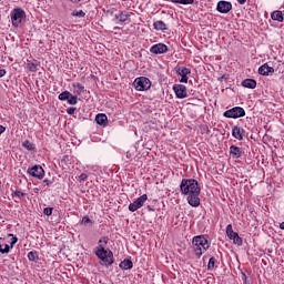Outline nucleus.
<instances>
[{
  "label": "nucleus",
  "mask_w": 284,
  "mask_h": 284,
  "mask_svg": "<svg viewBox=\"0 0 284 284\" xmlns=\"http://www.w3.org/2000/svg\"><path fill=\"white\" fill-rule=\"evenodd\" d=\"M243 88H248V90H254L256 88V80L254 79H245L242 81Z\"/></svg>",
  "instance_id": "6ab92c4d"
},
{
  "label": "nucleus",
  "mask_w": 284,
  "mask_h": 284,
  "mask_svg": "<svg viewBox=\"0 0 284 284\" xmlns=\"http://www.w3.org/2000/svg\"><path fill=\"white\" fill-rule=\"evenodd\" d=\"M133 88L139 92H145V90H150V88H152V82L145 77H140L134 80Z\"/></svg>",
  "instance_id": "20e7f679"
},
{
  "label": "nucleus",
  "mask_w": 284,
  "mask_h": 284,
  "mask_svg": "<svg viewBox=\"0 0 284 284\" xmlns=\"http://www.w3.org/2000/svg\"><path fill=\"white\" fill-rule=\"evenodd\" d=\"M281 230H284V222L280 224Z\"/></svg>",
  "instance_id": "de8ad7c7"
},
{
  "label": "nucleus",
  "mask_w": 284,
  "mask_h": 284,
  "mask_svg": "<svg viewBox=\"0 0 284 284\" xmlns=\"http://www.w3.org/2000/svg\"><path fill=\"white\" fill-rule=\"evenodd\" d=\"M112 21H114V23H118V24L128 23V21H130V14H128V11H120L114 16Z\"/></svg>",
  "instance_id": "ddd939ff"
},
{
  "label": "nucleus",
  "mask_w": 284,
  "mask_h": 284,
  "mask_svg": "<svg viewBox=\"0 0 284 284\" xmlns=\"http://www.w3.org/2000/svg\"><path fill=\"white\" fill-rule=\"evenodd\" d=\"M8 236H12L11 242H10V247L12 250V247H14V245H17V241H19V239H17V236H14L13 234H8Z\"/></svg>",
  "instance_id": "7c9ffc66"
},
{
  "label": "nucleus",
  "mask_w": 284,
  "mask_h": 284,
  "mask_svg": "<svg viewBox=\"0 0 284 284\" xmlns=\"http://www.w3.org/2000/svg\"><path fill=\"white\" fill-rule=\"evenodd\" d=\"M3 132H6V126L0 125V135H2V134H3Z\"/></svg>",
  "instance_id": "37998d69"
},
{
  "label": "nucleus",
  "mask_w": 284,
  "mask_h": 284,
  "mask_svg": "<svg viewBox=\"0 0 284 284\" xmlns=\"http://www.w3.org/2000/svg\"><path fill=\"white\" fill-rule=\"evenodd\" d=\"M176 74H179V77H181L180 83H187V74H192V70H190L189 68H181V67H176L175 68Z\"/></svg>",
  "instance_id": "9b49d317"
},
{
  "label": "nucleus",
  "mask_w": 284,
  "mask_h": 284,
  "mask_svg": "<svg viewBox=\"0 0 284 284\" xmlns=\"http://www.w3.org/2000/svg\"><path fill=\"white\" fill-rule=\"evenodd\" d=\"M245 135V130L235 125L232 128V136L237 139V141H243V136Z\"/></svg>",
  "instance_id": "dca6fc26"
},
{
  "label": "nucleus",
  "mask_w": 284,
  "mask_h": 284,
  "mask_svg": "<svg viewBox=\"0 0 284 284\" xmlns=\"http://www.w3.org/2000/svg\"><path fill=\"white\" fill-rule=\"evenodd\" d=\"M149 207V210H152L150 206H148Z\"/></svg>",
  "instance_id": "603ef678"
},
{
  "label": "nucleus",
  "mask_w": 284,
  "mask_h": 284,
  "mask_svg": "<svg viewBox=\"0 0 284 284\" xmlns=\"http://www.w3.org/2000/svg\"><path fill=\"white\" fill-rule=\"evenodd\" d=\"M22 148H26V150H28L29 152H32V150H34V144L29 140H26L22 142Z\"/></svg>",
  "instance_id": "393cba45"
},
{
  "label": "nucleus",
  "mask_w": 284,
  "mask_h": 284,
  "mask_svg": "<svg viewBox=\"0 0 284 284\" xmlns=\"http://www.w3.org/2000/svg\"><path fill=\"white\" fill-rule=\"evenodd\" d=\"M0 250H3V244L0 243Z\"/></svg>",
  "instance_id": "09e8293b"
},
{
  "label": "nucleus",
  "mask_w": 284,
  "mask_h": 284,
  "mask_svg": "<svg viewBox=\"0 0 284 284\" xmlns=\"http://www.w3.org/2000/svg\"><path fill=\"white\" fill-rule=\"evenodd\" d=\"M114 30H119V28H118V27H115V28H114Z\"/></svg>",
  "instance_id": "3c124183"
},
{
  "label": "nucleus",
  "mask_w": 284,
  "mask_h": 284,
  "mask_svg": "<svg viewBox=\"0 0 284 284\" xmlns=\"http://www.w3.org/2000/svg\"><path fill=\"white\" fill-rule=\"evenodd\" d=\"M243 278H244V283H245V284H248V282H247V276H245V274H243Z\"/></svg>",
  "instance_id": "a18cd8bd"
},
{
  "label": "nucleus",
  "mask_w": 284,
  "mask_h": 284,
  "mask_svg": "<svg viewBox=\"0 0 284 284\" xmlns=\"http://www.w3.org/2000/svg\"><path fill=\"white\" fill-rule=\"evenodd\" d=\"M12 196H17L18 199H21V196H26V193L24 192H21V191H14L12 193Z\"/></svg>",
  "instance_id": "f704fd0d"
},
{
  "label": "nucleus",
  "mask_w": 284,
  "mask_h": 284,
  "mask_svg": "<svg viewBox=\"0 0 284 284\" xmlns=\"http://www.w3.org/2000/svg\"><path fill=\"white\" fill-rule=\"evenodd\" d=\"M28 174L33 176V179H39V181H41L43 176H45V171L43 170L42 165H34L28 169Z\"/></svg>",
  "instance_id": "6e6552de"
},
{
  "label": "nucleus",
  "mask_w": 284,
  "mask_h": 284,
  "mask_svg": "<svg viewBox=\"0 0 284 284\" xmlns=\"http://www.w3.org/2000/svg\"><path fill=\"white\" fill-rule=\"evenodd\" d=\"M237 2L240 3V6H245V3H247V0H237Z\"/></svg>",
  "instance_id": "79ce46f5"
},
{
  "label": "nucleus",
  "mask_w": 284,
  "mask_h": 284,
  "mask_svg": "<svg viewBox=\"0 0 284 284\" xmlns=\"http://www.w3.org/2000/svg\"><path fill=\"white\" fill-rule=\"evenodd\" d=\"M194 252L199 258L210 250V242L205 239V235H196L192 240Z\"/></svg>",
  "instance_id": "f257e3e1"
},
{
  "label": "nucleus",
  "mask_w": 284,
  "mask_h": 284,
  "mask_svg": "<svg viewBox=\"0 0 284 284\" xmlns=\"http://www.w3.org/2000/svg\"><path fill=\"white\" fill-rule=\"evenodd\" d=\"M126 158L130 159V153H126Z\"/></svg>",
  "instance_id": "8fccbe9b"
},
{
  "label": "nucleus",
  "mask_w": 284,
  "mask_h": 284,
  "mask_svg": "<svg viewBox=\"0 0 284 284\" xmlns=\"http://www.w3.org/2000/svg\"><path fill=\"white\" fill-rule=\"evenodd\" d=\"M27 68L30 72H37L39 70V61L33 60L32 62H28Z\"/></svg>",
  "instance_id": "5701e85b"
},
{
  "label": "nucleus",
  "mask_w": 284,
  "mask_h": 284,
  "mask_svg": "<svg viewBox=\"0 0 284 284\" xmlns=\"http://www.w3.org/2000/svg\"><path fill=\"white\" fill-rule=\"evenodd\" d=\"M92 221L90 220V217H88V216H84V217H82V224L83 225H88V223H91Z\"/></svg>",
  "instance_id": "c9c22d12"
},
{
  "label": "nucleus",
  "mask_w": 284,
  "mask_h": 284,
  "mask_svg": "<svg viewBox=\"0 0 284 284\" xmlns=\"http://www.w3.org/2000/svg\"><path fill=\"white\" fill-rule=\"evenodd\" d=\"M2 77H6V70H4V69H0V79H1Z\"/></svg>",
  "instance_id": "a19ab883"
},
{
  "label": "nucleus",
  "mask_w": 284,
  "mask_h": 284,
  "mask_svg": "<svg viewBox=\"0 0 284 284\" xmlns=\"http://www.w3.org/2000/svg\"><path fill=\"white\" fill-rule=\"evenodd\" d=\"M72 3H79L81 0H70Z\"/></svg>",
  "instance_id": "49530a36"
},
{
  "label": "nucleus",
  "mask_w": 284,
  "mask_h": 284,
  "mask_svg": "<svg viewBox=\"0 0 284 284\" xmlns=\"http://www.w3.org/2000/svg\"><path fill=\"white\" fill-rule=\"evenodd\" d=\"M224 116L226 119H241L242 116H245V109L241 106L232 108L224 112Z\"/></svg>",
  "instance_id": "423d86ee"
},
{
  "label": "nucleus",
  "mask_w": 284,
  "mask_h": 284,
  "mask_svg": "<svg viewBox=\"0 0 284 284\" xmlns=\"http://www.w3.org/2000/svg\"><path fill=\"white\" fill-rule=\"evenodd\" d=\"M23 19H26V11H23L22 9L18 8L11 12V22L14 28H19Z\"/></svg>",
  "instance_id": "39448f33"
},
{
  "label": "nucleus",
  "mask_w": 284,
  "mask_h": 284,
  "mask_svg": "<svg viewBox=\"0 0 284 284\" xmlns=\"http://www.w3.org/2000/svg\"><path fill=\"white\" fill-rule=\"evenodd\" d=\"M69 105H77L78 101H79V97L77 95H71L69 97V99H67Z\"/></svg>",
  "instance_id": "bb28decb"
},
{
  "label": "nucleus",
  "mask_w": 284,
  "mask_h": 284,
  "mask_svg": "<svg viewBox=\"0 0 284 284\" xmlns=\"http://www.w3.org/2000/svg\"><path fill=\"white\" fill-rule=\"evenodd\" d=\"M226 236L233 241L234 245H243V239H241V236H239V233L234 232V230L232 229V224H229L226 226Z\"/></svg>",
  "instance_id": "0eeeda50"
},
{
  "label": "nucleus",
  "mask_w": 284,
  "mask_h": 284,
  "mask_svg": "<svg viewBox=\"0 0 284 284\" xmlns=\"http://www.w3.org/2000/svg\"><path fill=\"white\" fill-rule=\"evenodd\" d=\"M230 154L232 155V159H241V156H243V151L239 146L231 145Z\"/></svg>",
  "instance_id": "a211bd4d"
},
{
  "label": "nucleus",
  "mask_w": 284,
  "mask_h": 284,
  "mask_svg": "<svg viewBox=\"0 0 284 284\" xmlns=\"http://www.w3.org/2000/svg\"><path fill=\"white\" fill-rule=\"evenodd\" d=\"M75 88H78V90H80V92H83V90L85 89V88L83 87V84H81V83H78V84L75 85Z\"/></svg>",
  "instance_id": "58836bf2"
},
{
  "label": "nucleus",
  "mask_w": 284,
  "mask_h": 284,
  "mask_svg": "<svg viewBox=\"0 0 284 284\" xmlns=\"http://www.w3.org/2000/svg\"><path fill=\"white\" fill-rule=\"evenodd\" d=\"M99 243H104V245H108V237H102Z\"/></svg>",
  "instance_id": "ea45409f"
},
{
  "label": "nucleus",
  "mask_w": 284,
  "mask_h": 284,
  "mask_svg": "<svg viewBox=\"0 0 284 284\" xmlns=\"http://www.w3.org/2000/svg\"><path fill=\"white\" fill-rule=\"evenodd\" d=\"M214 264H215V260H214V257H211V258L209 260V264H207V270H209L210 272H212V270H214Z\"/></svg>",
  "instance_id": "2f4dec72"
},
{
  "label": "nucleus",
  "mask_w": 284,
  "mask_h": 284,
  "mask_svg": "<svg viewBox=\"0 0 284 284\" xmlns=\"http://www.w3.org/2000/svg\"><path fill=\"white\" fill-rule=\"evenodd\" d=\"M154 30H168V26L162 20H158L153 23Z\"/></svg>",
  "instance_id": "b1692460"
},
{
  "label": "nucleus",
  "mask_w": 284,
  "mask_h": 284,
  "mask_svg": "<svg viewBox=\"0 0 284 284\" xmlns=\"http://www.w3.org/2000/svg\"><path fill=\"white\" fill-rule=\"evenodd\" d=\"M3 248H0V254H10V250H12V247H10V245L8 244H2Z\"/></svg>",
  "instance_id": "c85d7f7f"
},
{
  "label": "nucleus",
  "mask_w": 284,
  "mask_h": 284,
  "mask_svg": "<svg viewBox=\"0 0 284 284\" xmlns=\"http://www.w3.org/2000/svg\"><path fill=\"white\" fill-rule=\"evenodd\" d=\"M95 255L100 261H102V265H105V267H110L112 263H114V253L112 251L105 250V246L102 244H99L95 251Z\"/></svg>",
  "instance_id": "7ed1b4c3"
},
{
  "label": "nucleus",
  "mask_w": 284,
  "mask_h": 284,
  "mask_svg": "<svg viewBox=\"0 0 284 284\" xmlns=\"http://www.w3.org/2000/svg\"><path fill=\"white\" fill-rule=\"evenodd\" d=\"M43 183H45L47 185H50V183H52L50 180H43Z\"/></svg>",
  "instance_id": "c03bdc74"
},
{
  "label": "nucleus",
  "mask_w": 284,
  "mask_h": 284,
  "mask_svg": "<svg viewBox=\"0 0 284 284\" xmlns=\"http://www.w3.org/2000/svg\"><path fill=\"white\" fill-rule=\"evenodd\" d=\"M150 52H152V54H165V52H168V45L163 43L154 44L151 47Z\"/></svg>",
  "instance_id": "2eb2a0df"
},
{
  "label": "nucleus",
  "mask_w": 284,
  "mask_h": 284,
  "mask_svg": "<svg viewBox=\"0 0 284 284\" xmlns=\"http://www.w3.org/2000/svg\"><path fill=\"white\" fill-rule=\"evenodd\" d=\"M217 12H221V14H227V12H230V10H232V2H227V1H220L217 2V7H216Z\"/></svg>",
  "instance_id": "4468645a"
},
{
  "label": "nucleus",
  "mask_w": 284,
  "mask_h": 284,
  "mask_svg": "<svg viewBox=\"0 0 284 284\" xmlns=\"http://www.w3.org/2000/svg\"><path fill=\"white\" fill-rule=\"evenodd\" d=\"M172 3H181L182 6H192L194 0H172Z\"/></svg>",
  "instance_id": "cd10ccee"
},
{
  "label": "nucleus",
  "mask_w": 284,
  "mask_h": 284,
  "mask_svg": "<svg viewBox=\"0 0 284 284\" xmlns=\"http://www.w3.org/2000/svg\"><path fill=\"white\" fill-rule=\"evenodd\" d=\"M145 201H148V194H143L138 197L133 203L129 204L130 212H136V210L143 207V205H145Z\"/></svg>",
  "instance_id": "1a4fd4ad"
},
{
  "label": "nucleus",
  "mask_w": 284,
  "mask_h": 284,
  "mask_svg": "<svg viewBox=\"0 0 284 284\" xmlns=\"http://www.w3.org/2000/svg\"><path fill=\"white\" fill-rule=\"evenodd\" d=\"M52 210H54L53 207H45L44 210H43V214L45 215V216H52Z\"/></svg>",
  "instance_id": "72a5a7b5"
},
{
  "label": "nucleus",
  "mask_w": 284,
  "mask_h": 284,
  "mask_svg": "<svg viewBox=\"0 0 284 284\" xmlns=\"http://www.w3.org/2000/svg\"><path fill=\"white\" fill-rule=\"evenodd\" d=\"M28 258L29 261H37V258H39V255L37 254V252L31 251L28 253Z\"/></svg>",
  "instance_id": "c756f323"
},
{
  "label": "nucleus",
  "mask_w": 284,
  "mask_h": 284,
  "mask_svg": "<svg viewBox=\"0 0 284 284\" xmlns=\"http://www.w3.org/2000/svg\"><path fill=\"white\" fill-rule=\"evenodd\" d=\"M95 122L98 123V125H108V115H105L104 113L97 114Z\"/></svg>",
  "instance_id": "aec40b11"
},
{
  "label": "nucleus",
  "mask_w": 284,
  "mask_h": 284,
  "mask_svg": "<svg viewBox=\"0 0 284 284\" xmlns=\"http://www.w3.org/2000/svg\"><path fill=\"white\" fill-rule=\"evenodd\" d=\"M70 97H71L70 91H64V92L59 94L58 99L60 101H68V99H70Z\"/></svg>",
  "instance_id": "a878e982"
},
{
  "label": "nucleus",
  "mask_w": 284,
  "mask_h": 284,
  "mask_svg": "<svg viewBox=\"0 0 284 284\" xmlns=\"http://www.w3.org/2000/svg\"><path fill=\"white\" fill-rule=\"evenodd\" d=\"M201 195V191H195L187 195V203L192 207H199L201 205V199L199 197Z\"/></svg>",
  "instance_id": "9d476101"
},
{
  "label": "nucleus",
  "mask_w": 284,
  "mask_h": 284,
  "mask_svg": "<svg viewBox=\"0 0 284 284\" xmlns=\"http://www.w3.org/2000/svg\"><path fill=\"white\" fill-rule=\"evenodd\" d=\"M173 91L178 99H187V88L183 84H174Z\"/></svg>",
  "instance_id": "f8f14e48"
},
{
  "label": "nucleus",
  "mask_w": 284,
  "mask_h": 284,
  "mask_svg": "<svg viewBox=\"0 0 284 284\" xmlns=\"http://www.w3.org/2000/svg\"><path fill=\"white\" fill-rule=\"evenodd\" d=\"M72 16H73V17H80V18H83V17H85V12H83V10H80V11H73V12H72Z\"/></svg>",
  "instance_id": "473e14b6"
},
{
  "label": "nucleus",
  "mask_w": 284,
  "mask_h": 284,
  "mask_svg": "<svg viewBox=\"0 0 284 284\" xmlns=\"http://www.w3.org/2000/svg\"><path fill=\"white\" fill-rule=\"evenodd\" d=\"M258 74H262V77H268L270 74H274V69L268 67L267 63H264L258 68Z\"/></svg>",
  "instance_id": "f3484780"
},
{
  "label": "nucleus",
  "mask_w": 284,
  "mask_h": 284,
  "mask_svg": "<svg viewBox=\"0 0 284 284\" xmlns=\"http://www.w3.org/2000/svg\"><path fill=\"white\" fill-rule=\"evenodd\" d=\"M134 267V263H132V260H124L120 263V270H132Z\"/></svg>",
  "instance_id": "412c9836"
},
{
  "label": "nucleus",
  "mask_w": 284,
  "mask_h": 284,
  "mask_svg": "<svg viewBox=\"0 0 284 284\" xmlns=\"http://www.w3.org/2000/svg\"><path fill=\"white\" fill-rule=\"evenodd\" d=\"M74 112H77V108H69L68 110H67V113L68 114H74Z\"/></svg>",
  "instance_id": "4c0bfd02"
},
{
  "label": "nucleus",
  "mask_w": 284,
  "mask_h": 284,
  "mask_svg": "<svg viewBox=\"0 0 284 284\" xmlns=\"http://www.w3.org/2000/svg\"><path fill=\"white\" fill-rule=\"evenodd\" d=\"M180 192L185 196H189L193 192H201L199 181L194 179H183L180 184Z\"/></svg>",
  "instance_id": "f03ea898"
},
{
  "label": "nucleus",
  "mask_w": 284,
  "mask_h": 284,
  "mask_svg": "<svg viewBox=\"0 0 284 284\" xmlns=\"http://www.w3.org/2000/svg\"><path fill=\"white\" fill-rule=\"evenodd\" d=\"M87 179H88V174H85V173H82V174L79 176L80 183L83 182V181H85Z\"/></svg>",
  "instance_id": "e433bc0d"
},
{
  "label": "nucleus",
  "mask_w": 284,
  "mask_h": 284,
  "mask_svg": "<svg viewBox=\"0 0 284 284\" xmlns=\"http://www.w3.org/2000/svg\"><path fill=\"white\" fill-rule=\"evenodd\" d=\"M271 19H273V21H278L280 23H283V12L282 11H274L271 14Z\"/></svg>",
  "instance_id": "4be33fe9"
}]
</instances>
